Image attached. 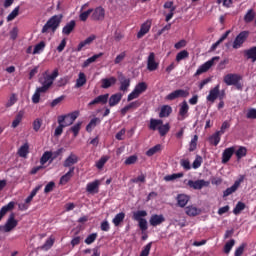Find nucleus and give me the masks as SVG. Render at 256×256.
I'll list each match as a JSON object with an SVG mask.
<instances>
[{"mask_svg":"<svg viewBox=\"0 0 256 256\" xmlns=\"http://www.w3.org/2000/svg\"><path fill=\"white\" fill-rule=\"evenodd\" d=\"M61 21H63V15H54L49 18V20L45 23V25L42 27L41 33H49V31H52V33H55L57 29H59V26L61 25Z\"/></svg>","mask_w":256,"mask_h":256,"instance_id":"nucleus-1","label":"nucleus"},{"mask_svg":"<svg viewBox=\"0 0 256 256\" xmlns=\"http://www.w3.org/2000/svg\"><path fill=\"white\" fill-rule=\"evenodd\" d=\"M147 211L145 210H138L136 212H133V219L134 221L138 222V227L140 231H142V234H145V231L149 229V226L147 225Z\"/></svg>","mask_w":256,"mask_h":256,"instance_id":"nucleus-2","label":"nucleus"},{"mask_svg":"<svg viewBox=\"0 0 256 256\" xmlns=\"http://www.w3.org/2000/svg\"><path fill=\"white\" fill-rule=\"evenodd\" d=\"M19 225V221L15 219V213H11L4 225H0V231L3 233H11L15 227Z\"/></svg>","mask_w":256,"mask_h":256,"instance_id":"nucleus-3","label":"nucleus"},{"mask_svg":"<svg viewBox=\"0 0 256 256\" xmlns=\"http://www.w3.org/2000/svg\"><path fill=\"white\" fill-rule=\"evenodd\" d=\"M147 91V83L145 82H139L134 90L128 95L127 101H133V99H139V97L142 95V93H145Z\"/></svg>","mask_w":256,"mask_h":256,"instance_id":"nucleus-4","label":"nucleus"},{"mask_svg":"<svg viewBox=\"0 0 256 256\" xmlns=\"http://www.w3.org/2000/svg\"><path fill=\"white\" fill-rule=\"evenodd\" d=\"M219 59H220L219 56H215V57H212L207 62H205L204 64H202L195 72L194 77H199V75H203V73H207V71H209V69H211L213 65H215V61H219Z\"/></svg>","mask_w":256,"mask_h":256,"instance_id":"nucleus-5","label":"nucleus"},{"mask_svg":"<svg viewBox=\"0 0 256 256\" xmlns=\"http://www.w3.org/2000/svg\"><path fill=\"white\" fill-rule=\"evenodd\" d=\"M249 35H251V32L247 30L240 32L233 41V49H241V47H243V43L249 39Z\"/></svg>","mask_w":256,"mask_h":256,"instance_id":"nucleus-6","label":"nucleus"},{"mask_svg":"<svg viewBox=\"0 0 256 256\" xmlns=\"http://www.w3.org/2000/svg\"><path fill=\"white\" fill-rule=\"evenodd\" d=\"M118 80L120 83L119 91L127 93L129 91V87H131V78H127L123 73H120L118 75Z\"/></svg>","mask_w":256,"mask_h":256,"instance_id":"nucleus-7","label":"nucleus"},{"mask_svg":"<svg viewBox=\"0 0 256 256\" xmlns=\"http://www.w3.org/2000/svg\"><path fill=\"white\" fill-rule=\"evenodd\" d=\"M243 181H245V176H240V178L236 180L231 187L227 188L223 192V197H229V195H233V193H235V191L241 187V183H243Z\"/></svg>","mask_w":256,"mask_h":256,"instance_id":"nucleus-8","label":"nucleus"},{"mask_svg":"<svg viewBox=\"0 0 256 256\" xmlns=\"http://www.w3.org/2000/svg\"><path fill=\"white\" fill-rule=\"evenodd\" d=\"M189 117V104H187V101H183L180 104V109L178 112L177 120L178 121H185Z\"/></svg>","mask_w":256,"mask_h":256,"instance_id":"nucleus-9","label":"nucleus"},{"mask_svg":"<svg viewBox=\"0 0 256 256\" xmlns=\"http://www.w3.org/2000/svg\"><path fill=\"white\" fill-rule=\"evenodd\" d=\"M179 97H189V91L187 90H183V89H178V90H175L173 92H171L170 94H168L166 96V99L168 101H175V99H179Z\"/></svg>","mask_w":256,"mask_h":256,"instance_id":"nucleus-10","label":"nucleus"},{"mask_svg":"<svg viewBox=\"0 0 256 256\" xmlns=\"http://www.w3.org/2000/svg\"><path fill=\"white\" fill-rule=\"evenodd\" d=\"M77 163H79V156L74 153H70V155L64 160L63 167L71 169V167H75L73 165H77Z\"/></svg>","mask_w":256,"mask_h":256,"instance_id":"nucleus-11","label":"nucleus"},{"mask_svg":"<svg viewBox=\"0 0 256 256\" xmlns=\"http://www.w3.org/2000/svg\"><path fill=\"white\" fill-rule=\"evenodd\" d=\"M188 187H190V189H195V190H201L203 189V187H207L209 185V182L205 181V180H189L187 182Z\"/></svg>","mask_w":256,"mask_h":256,"instance_id":"nucleus-12","label":"nucleus"},{"mask_svg":"<svg viewBox=\"0 0 256 256\" xmlns=\"http://www.w3.org/2000/svg\"><path fill=\"white\" fill-rule=\"evenodd\" d=\"M107 101H109V94H103L96 97L94 100L88 103V107H93V105H107Z\"/></svg>","mask_w":256,"mask_h":256,"instance_id":"nucleus-13","label":"nucleus"},{"mask_svg":"<svg viewBox=\"0 0 256 256\" xmlns=\"http://www.w3.org/2000/svg\"><path fill=\"white\" fill-rule=\"evenodd\" d=\"M243 77L239 74H227L224 76V83L227 84L228 86L235 85L237 84V81H241Z\"/></svg>","mask_w":256,"mask_h":256,"instance_id":"nucleus-14","label":"nucleus"},{"mask_svg":"<svg viewBox=\"0 0 256 256\" xmlns=\"http://www.w3.org/2000/svg\"><path fill=\"white\" fill-rule=\"evenodd\" d=\"M95 39H97V36L95 34L90 35L88 38H86L84 41H81L78 44L76 51L77 52L83 51V49H85V47H89V45H91L93 41H95Z\"/></svg>","mask_w":256,"mask_h":256,"instance_id":"nucleus-15","label":"nucleus"},{"mask_svg":"<svg viewBox=\"0 0 256 256\" xmlns=\"http://www.w3.org/2000/svg\"><path fill=\"white\" fill-rule=\"evenodd\" d=\"M147 69L148 71H157V69H159V63L155 61L154 52L150 53L148 56Z\"/></svg>","mask_w":256,"mask_h":256,"instance_id":"nucleus-16","label":"nucleus"},{"mask_svg":"<svg viewBox=\"0 0 256 256\" xmlns=\"http://www.w3.org/2000/svg\"><path fill=\"white\" fill-rule=\"evenodd\" d=\"M93 21H103L105 19V8L99 6L92 12Z\"/></svg>","mask_w":256,"mask_h":256,"instance_id":"nucleus-17","label":"nucleus"},{"mask_svg":"<svg viewBox=\"0 0 256 256\" xmlns=\"http://www.w3.org/2000/svg\"><path fill=\"white\" fill-rule=\"evenodd\" d=\"M219 89H220L219 84L216 85L214 88H212L209 91L208 96L206 97L207 101H209L210 103H215V101L219 99Z\"/></svg>","mask_w":256,"mask_h":256,"instance_id":"nucleus-18","label":"nucleus"},{"mask_svg":"<svg viewBox=\"0 0 256 256\" xmlns=\"http://www.w3.org/2000/svg\"><path fill=\"white\" fill-rule=\"evenodd\" d=\"M234 153H235V146L226 148L222 153V163L224 164L229 163Z\"/></svg>","mask_w":256,"mask_h":256,"instance_id":"nucleus-19","label":"nucleus"},{"mask_svg":"<svg viewBox=\"0 0 256 256\" xmlns=\"http://www.w3.org/2000/svg\"><path fill=\"white\" fill-rule=\"evenodd\" d=\"M149 223L152 227H157L158 225H161V223H165V216H163V214H153L150 217Z\"/></svg>","mask_w":256,"mask_h":256,"instance_id":"nucleus-20","label":"nucleus"},{"mask_svg":"<svg viewBox=\"0 0 256 256\" xmlns=\"http://www.w3.org/2000/svg\"><path fill=\"white\" fill-rule=\"evenodd\" d=\"M164 9H170V12L165 18V21L169 23V21L173 19V15H175V9H177V7L173 5V1H168L164 3Z\"/></svg>","mask_w":256,"mask_h":256,"instance_id":"nucleus-21","label":"nucleus"},{"mask_svg":"<svg viewBox=\"0 0 256 256\" xmlns=\"http://www.w3.org/2000/svg\"><path fill=\"white\" fill-rule=\"evenodd\" d=\"M141 107V102H139L138 100L134 101V102H131L130 104L124 106L121 110H120V113H121V116L122 117H125V115H127V112L128 111H131V109H137Z\"/></svg>","mask_w":256,"mask_h":256,"instance_id":"nucleus-22","label":"nucleus"},{"mask_svg":"<svg viewBox=\"0 0 256 256\" xmlns=\"http://www.w3.org/2000/svg\"><path fill=\"white\" fill-rule=\"evenodd\" d=\"M101 185V182L99 180H95L93 182H90L86 186L87 193L95 194L99 193V186Z\"/></svg>","mask_w":256,"mask_h":256,"instance_id":"nucleus-23","label":"nucleus"},{"mask_svg":"<svg viewBox=\"0 0 256 256\" xmlns=\"http://www.w3.org/2000/svg\"><path fill=\"white\" fill-rule=\"evenodd\" d=\"M117 83V78L115 76H111L109 78H103L101 80V88L109 89V87H113Z\"/></svg>","mask_w":256,"mask_h":256,"instance_id":"nucleus-24","label":"nucleus"},{"mask_svg":"<svg viewBox=\"0 0 256 256\" xmlns=\"http://www.w3.org/2000/svg\"><path fill=\"white\" fill-rule=\"evenodd\" d=\"M75 27H77V22L75 20H71L62 28V34L69 36L70 33L75 31Z\"/></svg>","mask_w":256,"mask_h":256,"instance_id":"nucleus-25","label":"nucleus"},{"mask_svg":"<svg viewBox=\"0 0 256 256\" xmlns=\"http://www.w3.org/2000/svg\"><path fill=\"white\" fill-rule=\"evenodd\" d=\"M121 99H123V94H121V92L111 95L110 98H108L109 107L119 105V103H121Z\"/></svg>","mask_w":256,"mask_h":256,"instance_id":"nucleus-26","label":"nucleus"},{"mask_svg":"<svg viewBox=\"0 0 256 256\" xmlns=\"http://www.w3.org/2000/svg\"><path fill=\"white\" fill-rule=\"evenodd\" d=\"M64 122L65 118L58 116V127L54 132L55 137H60V135H63V129H65V127H69L67 124H63Z\"/></svg>","mask_w":256,"mask_h":256,"instance_id":"nucleus-27","label":"nucleus"},{"mask_svg":"<svg viewBox=\"0 0 256 256\" xmlns=\"http://www.w3.org/2000/svg\"><path fill=\"white\" fill-rule=\"evenodd\" d=\"M75 175V167L69 168V171L60 178V185H67Z\"/></svg>","mask_w":256,"mask_h":256,"instance_id":"nucleus-28","label":"nucleus"},{"mask_svg":"<svg viewBox=\"0 0 256 256\" xmlns=\"http://www.w3.org/2000/svg\"><path fill=\"white\" fill-rule=\"evenodd\" d=\"M190 199H191V197H189V195L178 194L176 197L178 207H181V208L186 207L187 203H189Z\"/></svg>","mask_w":256,"mask_h":256,"instance_id":"nucleus-29","label":"nucleus"},{"mask_svg":"<svg viewBox=\"0 0 256 256\" xmlns=\"http://www.w3.org/2000/svg\"><path fill=\"white\" fill-rule=\"evenodd\" d=\"M150 29H151V22L147 21V22L143 23L141 25L139 32L137 33L138 39L145 37V35H147V33H149Z\"/></svg>","mask_w":256,"mask_h":256,"instance_id":"nucleus-30","label":"nucleus"},{"mask_svg":"<svg viewBox=\"0 0 256 256\" xmlns=\"http://www.w3.org/2000/svg\"><path fill=\"white\" fill-rule=\"evenodd\" d=\"M13 209H15V202H13V201H11L7 205L3 206L0 209V221L3 220L4 215H7V213H9V211H13Z\"/></svg>","mask_w":256,"mask_h":256,"instance_id":"nucleus-31","label":"nucleus"},{"mask_svg":"<svg viewBox=\"0 0 256 256\" xmlns=\"http://www.w3.org/2000/svg\"><path fill=\"white\" fill-rule=\"evenodd\" d=\"M161 125H163V120L151 118L148 129H150V131H158Z\"/></svg>","mask_w":256,"mask_h":256,"instance_id":"nucleus-32","label":"nucleus"},{"mask_svg":"<svg viewBox=\"0 0 256 256\" xmlns=\"http://www.w3.org/2000/svg\"><path fill=\"white\" fill-rule=\"evenodd\" d=\"M59 117H63L64 121L65 119H70V121H68L66 124L68 125V127H70V125H73V123H75V120L77 119V117H79V111H74L66 115H61Z\"/></svg>","mask_w":256,"mask_h":256,"instance_id":"nucleus-33","label":"nucleus"},{"mask_svg":"<svg viewBox=\"0 0 256 256\" xmlns=\"http://www.w3.org/2000/svg\"><path fill=\"white\" fill-rule=\"evenodd\" d=\"M244 56L246 59H251L252 63L256 61V46L244 50Z\"/></svg>","mask_w":256,"mask_h":256,"instance_id":"nucleus-34","label":"nucleus"},{"mask_svg":"<svg viewBox=\"0 0 256 256\" xmlns=\"http://www.w3.org/2000/svg\"><path fill=\"white\" fill-rule=\"evenodd\" d=\"M221 133H219L218 131H216L214 134H212L208 140L210 145H214V147H217V145H219V143H221Z\"/></svg>","mask_w":256,"mask_h":256,"instance_id":"nucleus-35","label":"nucleus"},{"mask_svg":"<svg viewBox=\"0 0 256 256\" xmlns=\"http://www.w3.org/2000/svg\"><path fill=\"white\" fill-rule=\"evenodd\" d=\"M185 213L188 215V217H197V215L201 213V210L191 205L186 207Z\"/></svg>","mask_w":256,"mask_h":256,"instance_id":"nucleus-36","label":"nucleus"},{"mask_svg":"<svg viewBox=\"0 0 256 256\" xmlns=\"http://www.w3.org/2000/svg\"><path fill=\"white\" fill-rule=\"evenodd\" d=\"M171 113H173V108H171V106H169V105H164L161 107L159 117H160V119H163L165 117H169V115H171Z\"/></svg>","mask_w":256,"mask_h":256,"instance_id":"nucleus-37","label":"nucleus"},{"mask_svg":"<svg viewBox=\"0 0 256 256\" xmlns=\"http://www.w3.org/2000/svg\"><path fill=\"white\" fill-rule=\"evenodd\" d=\"M101 57H103V52L93 55L92 57H90L84 61V63L82 64V67L83 68L89 67L90 63H95V61H97Z\"/></svg>","mask_w":256,"mask_h":256,"instance_id":"nucleus-38","label":"nucleus"},{"mask_svg":"<svg viewBox=\"0 0 256 256\" xmlns=\"http://www.w3.org/2000/svg\"><path fill=\"white\" fill-rule=\"evenodd\" d=\"M99 123H101V119L100 118H93L90 120V122L88 123V125L86 126V131L87 133H91V131H93V129H95L97 127V125H99Z\"/></svg>","mask_w":256,"mask_h":256,"instance_id":"nucleus-39","label":"nucleus"},{"mask_svg":"<svg viewBox=\"0 0 256 256\" xmlns=\"http://www.w3.org/2000/svg\"><path fill=\"white\" fill-rule=\"evenodd\" d=\"M169 131H171V125H169V123L160 125L158 127V132L160 137H165V135H167L169 133Z\"/></svg>","mask_w":256,"mask_h":256,"instance_id":"nucleus-40","label":"nucleus"},{"mask_svg":"<svg viewBox=\"0 0 256 256\" xmlns=\"http://www.w3.org/2000/svg\"><path fill=\"white\" fill-rule=\"evenodd\" d=\"M87 83V76H85V73L80 72L78 75V79L76 80L75 87L79 89V87H83Z\"/></svg>","mask_w":256,"mask_h":256,"instance_id":"nucleus-41","label":"nucleus"},{"mask_svg":"<svg viewBox=\"0 0 256 256\" xmlns=\"http://www.w3.org/2000/svg\"><path fill=\"white\" fill-rule=\"evenodd\" d=\"M23 115H25L23 111H19L17 113V115L15 116V119L12 122V129H17V127H19L21 121H23Z\"/></svg>","mask_w":256,"mask_h":256,"instance_id":"nucleus-42","label":"nucleus"},{"mask_svg":"<svg viewBox=\"0 0 256 256\" xmlns=\"http://www.w3.org/2000/svg\"><path fill=\"white\" fill-rule=\"evenodd\" d=\"M123 221H125V212H120L115 215V217L112 220V223H114L115 227H119V225H121Z\"/></svg>","mask_w":256,"mask_h":256,"instance_id":"nucleus-43","label":"nucleus"},{"mask_svg":"<svg viewBox=\"0 0 256 256\" xmlns=\"http://www.w3.org/2000/svg\"><path fill=\"white\" fill-rule=\"evenodd\" d=\"M237 161H241L243 157H247V148L245 146H240L235 152Z\"/></svg>","mask_w":256,"mask_h":256,"instance_id":"nucleus-44","label":"nucleus"},{"mask_svg":"<svg viewBox=\"0 0 256 256\" xmlns=\"http://www.w3.org/2000/svg\"><path fill=\"white\" fill-rule=\"evenodd\" d=\"M18 155L24 159L27 158V155H29V144L25 143L22 145L18 150Z\"/></svg>","mask_w":256,"mask_h":256,"instance_id":"nucleus-45","label":"nucleus"},{"mask_svg":"<svg viewBox=\"0 0 256 256\" xmlns=\"http://www.w3.org/2000/svg\"><path fill=\"white\" fill-rule=\"evenodd\" d=\"M51 155H53V152L51 151H46L43 153V155L40 158V165H45L49 161L51 163Z\"/></svg>","mask_w":256,"mask_h":256,"instance_id":"nucleus-46","label":"nucleus"},{"mask_svg":"<svg viewBox=\"0 0 256 256\" xmlns=\"http://www.w3.org/2000/svg\"><path fill=\"white\" fill-rule=\"evenodd\" d=\"M161 148H162L161 144H157L154 147L150 148L146 152L147 157H153L155 153H159V151H161Z\"/></svg>","mask_w":256,"mask_h":256,"instance_id":"nucleus-47","label":"nucleus"},{"mask_svg":"<svg viewBox=\"0 0 256 256\" xmlns=\"http://www.w3.org/2000/svg\"><path fill=\"white\" fill-rule=\"evenodd\" d=\"M233 247H235V239H231L230 241L226 242V244L224 245V253L226 255H229Z\"/></svg>","mask_w":256,"mask_h":256,"instance_id":"nucleus-48","label":"nucleus"},{"mask_svg":"<svg viewBox=\"0 0 256 256\" xmlns=\"http://www.w3.org/2000/svg\"><path fill=\"white\" fill-rule=\"evenodd\" d=\"M55 243V239L53 238H48L45 243L41 246V249L43 251H49V249H51L53 247Z\"/></svg>","mask_w":256,"mask_h":256,"instance_id":"nucleus-49","label":"nucleus"},{"mask_svg":"<svg viewBox=\"0 0 256 256\" xmlns=\"http://www.w3.org/2000/svg\"><path fill=\"white\" fill-rule=\"evenodd\" d=\"M254 19H255V11H253V9L248 10L244 16L245 23H251Z\"/></svg>","mask_w":256,"mask_h":256,"instance_id":"nucleus-50","label":"nucleus"},{"mask_svg":"<svg viewBox=\"0 0 256 256\" xmlns=\"http://www.w3.org/2000/svg\"><path fill=\"white\" fill-rule=\"evenodd\" d=\"M189 52L187 50H182L176 55V61L177 63H180V61H183V59H188Z\"/></svg>","mask_w":256,"mask_h":256,"instance_id":"nucleus-51","label":"nucleus"},{"mask_svg":"<svg viewBox=\"0 0 256 256\" xmlns=\"http://www.w3.org/2000/svg\"><path fill=\"white\" fill-rule=\"evenodd\" d=\"M19 9H21L20 6H17L15 9L12 10V12L7 16V21H13L15 18L19 16Z\"/></svg>","mask_w":256,"mask_h":256,"instance_id":"nucleus-52","label":"nucleus"},{"mask_svg":"<svg viewBox=\"0 0 256 256\" xmlns=\"http://www.w3.org/2000/svg\"><path fill=\"white\" fill-rule=\"evenodd\" d=\"M45 49V41H41L40 43L36 44L33 50V55H38Z\"/></svg>","mask_w":256,"mask_h":256,"instance_id":"nucleus-53","label":"nucleus"},{"mask_svg":"<svg viewBox=\"0 0 256 256\" xmlns=\"http://www.w3.org/2000/svg\"><path fill=\"white\" fill-rule=\"evenodd\" d=\"M197 141H199V136L194 135V137L191 139L189 144V151L193 152L195 149H197Z\"/></svg>","mask_w":256,"mask_h":256,"instance_id":"nucleus-54","label":"nucleus"},{"mask_svg":"<svg viewBox=\"0 0 256 256\" xmlns=\"http://www.w3.org/2000/svg\"><path fill=\"white\" fill-rule=\"evenodd\" d=\"M245 209V203L243 202H238L235 206V208L233 209V213L234 215H239L241 213V211H244Z\"/></svg>","mask_w":256,"mask_h":256,"instance_id":"nucleus-55","label":"nucleus"},{"mask_svg":"<svg viewBox=\"0 0 256 256\" xmlns=\"http://www.w3.org/2000/svg\"><path fill=\"white\" fill-rule=\"evenodd\" d=\"M81 125H83V122H78L70 128V131H72L74 137H77V135H79V131H81Z\"/></svg>","mask_w":256,"mask_h":256,"instance_id":"nucleus-56","label":"nucleus"},{"mask_svg":"<svg viewBox=\"0 0 256 256\" xmlns=\"http://www.w3.org/2000/svg\"><path fill=\"white\" fill-rule=\"evenodd\" d=\"M91 13H93L92 8L88 9L87 11H84V12L80 13V15H79L80 21H87V19H89V15H91Z\"/></svg>","mask_w":256,"mask_h":256,"instance_id":"nucleus-57","label":"nucleus"},{"mask_svg":"<svg viewBox=\"0 0 256 256\" xmlns=\"http://www.w3.org/2000/svg\"><path fill=\"white\" fill-rule=\"evenodd\" d=\"M181 177H183V173L167 175L164 177V181H175V179H181Z\"/></svg>","mask_w":256,"mask_h":256,"instance_id":"nucleus-58","label":"nucleus"},{"mask_svg":"<svg viewBox=\"0 0 256 256\" xmlns=\"http://www.w3.org/2000/svg\"><path fill=\"white\" fill-rule=\"evenodd\" d=\"M153 245V242L148 243L144 248L142 249L140 256H149V253L151 252V247Z\"/></svg>","mask_w":256,"mask_h":256,"instance_id":"nucleus-59","label":"nucleus"},{"mask_svg":"<svg viewBox=\"0 0 256 256\" xmlns=\"http://www.w3.org/2000/svg\"><path fill=\"white\" fill-rule=\"evenodd\" d=\"M96 240H97V233H92L88 235V237H86L84 242L86 243V245H91L92 243H95Z\"/></svg>","mask_w":256,"mask_h":256,"instance_id":"nucleus-60","label":"nucleus"},{"mask_svg":"<svg viewBox=\"0 0 256 256\" xmlns=\"http://www.w3.org/2000/svg\"><path fill=\"white\" fill-rule=\"evenodd\" d=\"M137 160H138L137 155H132V156H129L128 158H126V160L124 161V164L135 165L137 163Z\"/></svg>","mask_w":256,"mask_h":256,"instance_id":"nucleus-61","label":"nucleus"},{"mask_svg":"<svg viewBox=\"0 0 256 256\" xmlns=\"http://www.w3.org/2000/svg\"><path fill=\"white\" fill-rule=\"evenodd\" d=\"M246 243H242L238 248H236L234 256H241L245 252Z\"/></svg>","mask_w":256,"mask_h":256,"instance_id":"nucleus-62","label":"nucleus"},{"mask_svg":"<svg viewBox=\"0 0 256 256\" xmlns=\"http://www.w3.org/2000/svg\"><path fill=\"white\" fill-rule=\"evenodd\" d=\"M201 163H203V158L201 156H196L192 163L193 169H199V167H201Z\"/></svg>","mask_w":256,"mask_h":256,"instance_id":"nucleus-63","label":"nucleus"},{"mask_svg":"<svg viewBox=\"0 0 256 256\" xmlns=\"http://www.w3.org/2000/svg\"><path fill=\"white\" fill-rule=\"evenodd\" d=\"M247 119H256V109L250 108L246 114Z\"/></svg>","mask_w":256,"mask_h":256,"instance_id":"nucleus-64","label":"nucleus"}]
</instances>
